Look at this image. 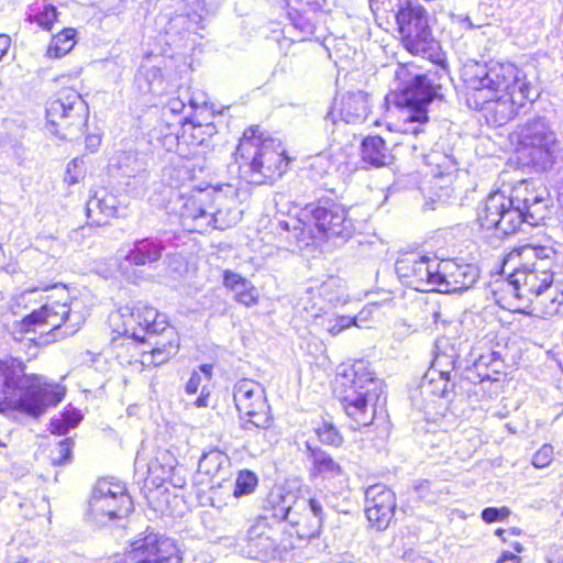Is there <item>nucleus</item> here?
Masks as SVG:
<instances>
[{
    "instance_id": "1",
    "label": "nucleus",
    "mask_w": 563,
    "mask_h": 563,
    "mask_svg": "<svg viewBox=\"0 0 563 563\" xmlns=\"http://www.w3.org/2000/svg\"><path fill=\"white\" fill-rule=\"evenodd\" d=\"M465 75L475 108L485 111L497 125L512 120L532 100L525 71L511 63L476 64Z\"/></svg>"
},
{
    "instance_id": "2",
    "label": "nucleus",
    "mask_w": 563,
    "mask_h": 563,
    "mask_svg": "<svg viewBox=\"0 0 563 563\" xmlns=\"http://www.w3.org/2000/svg\"><path fill=\"white\" fill-rule=\"evenodd\" d=\"M525 263L509 276L508 292L533 305L543 318L560 313L563 291L554 277L560 269V254L551 245H526L521 250Z\"/></svg>"
},
{
    "instance_id": "3",
    "label": "nucleus",
    "mask_w": 563,
    "mask_h": 563,
    "mask_svg": "<svg viewBox=\"0 0 563 563\" xmlns=\"http://www.w3.org/2000/svg\"><path fill=\"white\" fill-rule=\"evenodd\" d=\"M549 213V195L545 189L521 180L510 196L497 191L487 197L477 220L482 229L494 230L496 236H507L518 231L522 223L538 225Z\"/></svg>"
},
{
    "instance_id": "4",
    "label": "nucleus",
    "mask_w": 563,
    "mask_h": 563,
    "mask_svg": "<svg viewBox=\"0 0 563 563\" xmlns=\"http://www.w3.org/2000/svg\"><path fill=\"white\" fill-rule=\"evenodd\" d=\"M0 412L11 417L21 412L38 419L56 407L65 396V387L48 382L38 374H26L15 358L0 361Z\"/></svg>"
},
{
    "instance_id": "5",
    "label": "nucleus",
    "mask_w": 563,
    "mask_h": 563,
    "mask_svg": "<svg viewBox=\"0 0 563 563\" xmlns=\"http://www.w3.org/2000/svg\"><path fill=\"white\" fill-rule=\"evenodd\" d=\"M448 77L445 67L416 74L395 95V103L401 108V121L397 124V131L416 139L415 142L408 143L415 152L424 146L429 123L427 108L435 98L441 97L440 91Z\"/></svg>"
},
{
    "instance_id": "6",
    "label": "nucleus",
    "mask_w": 563,
    "mask_h": 563,
    "mask_svg": "<svg viewBox=\"0 0 563 563\" xmlns=\"http://www.w3.org/2000/svg\"><path fill=\"white\" fill-rule=\"evenodd\" d=\"M379 393L382 383L365 360H357L338 373L336 398L354 430L372 424Z\"/></svg>"
},
{
    "instance_id": "7",
    "label": "nucleus",
    "mask_w": 563,
    "mask_h": 563,
    "mask_svg": "<svg viewBox=\"0 0 563 563\" xmlns=\"http://www.w3.org/2000/svg\"><path fill=\"white\" fill-rule=\"evenodd\" d=\"M240 167L246 168L250 183L263 184L280 177L288 168L289 158L280 141L266 136L258 125L250 126L236 148Z\"/></svg>"
},
{
    "instance_id": "8",
    "label": "nucleus",
    "mask_w": 563,
    "mask_h": 563,
    "mask_svg": "<svg viewBox=\"0 0 563 563\" xmlns=\"http://www.w3.org/2000/svg\"><path fill=\"white\" fill-rule=\"evenodd\" d=\"M322 493L310 498L297 497L291 493L272 495V517L278 521H287L298 538L309 539L318 536L325 519Z\"/></svg>"
},
{
    "instance_id": "9",
    "label": "nucleus",
    "mask_w": 563,
    "mask_h": 563,
    "mask_svg": "<svg viewBox=\"0 0 563 563\" xmlns=\"http://www.w3.org/2000/svg\"><path fill=\"white\" fill-rule=\"evenodd\" d=\"M84 318L79 312H74L67 302L52 301L27 314L14 330L15 340L35 342L31 334H52L53 339L75 334Z\"/></svg>"
},
{
    "instance_id": "10",
    "label": "nucleus",
    "mask_w": 563,
    "mask_h": 563,
    "mask_svg": "<svg viewBox=\"0 0 563 563\" xmlns=\"http://www.w3.org/2000/svg\"><path fill=\"white\" fill-rule=\"evenodd\" d=\"M88 115L86 101L71 88L59 90L56 98L46 106L47 128L51 133L63 140L74 141L80 136Z\"/></svg>"
},
{
    "instance_id": "11",
    "label": "nucleus",
    "mask_w": 563,
    "mask_h": 563,
    "mask_svg": "<svg viewBox=\"0 0 563 563\" xmlns=\"http://www.w3.org/2000/svg\"><path fill=\"white\" fill-rule=\"evenodd\" d=\"M520 155L536 168L545 170L554 163L556 137L548 120L534 115L517 129Z\"/></svg>"
},
{
    "instance_id": "12",
    "label": "nucleus",
    "mask_w": 563,
    "mask_h": 563,
    "mask_svg": "<svg viewBox=\"0 0 563 563\" xmlns=\"http://www.w3.org/2000/svg\"><path fill=\"white\" fill-rule=\"evenodd\" d=\"M396 22L404 46L413 55L427 53L433 41L430 16L418 0H397Z\"/></svg>"
},
{
    "instance_id": "13",
    "label": "nucleus",
    "mask_w": 563,
    "mask_h": 563,
    "mask_svg": "<svg viewBox=\"0 0 563 563\" xmlns=\"http://www.w3.org/2000/svg\"><path fill=\"white\" fill-rule=\"evenodd\" d=\"M233 398L243 430H266L271 427V408L267 404L265 389L261 384L252 379L238 382L234 386Z\"/></svg>"
},
{
    "instance_id": "14",
    "label": "nucleus",
    "mask_w": 563,
    "mask_h": 563,
    "mask_svg": "<svg viewBox=\"0 0 563 563\" xmlns=\"http://www.w3.org/2000/svg\"><path fill=\"white\" fill-rule=\"evenodd\" d=\"M89 509L92 519L103 525L126 517L133 509V503L122 483L104 478L97 482Z\"/></svg>"
},
{
    "instance_id": "15",
    "label": "nucleus",
    "mask_w": 563,
    "mask_h": 563,
    "mask_svg": "<svg viewBox=\"0 0 563 563\" xmlns=\"http://www.w3.org/2000/svg\"><path fill=\"white\" fill-rule=\"evenodd\" d=\"M440 258L435 255L408 253L396 261L400 282L417 291H438Z\"/></svg>"
},
{
    "instance_id": "16",
    "label": "nucleus",
    "mask_w": 563,
    "mask_h": 563,
    "mask_svg": "<svg viewBox=\"0 0 563 563\" xmlns=\"http://www.w3.org/2000/svg\"><path fill=\"white\" fill-rule=\"evenodd\" d=\"M298 222H312L327 236L347 240L355 231L354 222L347 217L344 207L336 203L307 205L300 212Z\"/></svg>"
},
{
    "instance_id": "17",
    "label": "nucleus",
    "mask_w": 563,
    "mask_h": 563,
    "mask_svg": "<svg viewBox=\"0 0 563 563\" xmlns=\"http://www.w3.org/2000/svg\"><path fill=\"white\" fill-rule=\"evenodd\" d=\"M111 563H181L174 542L154 532L132 542L131 550Z\"/></svg>"
},
{
    "instance_id": "18",
    "label": "nucleus",
    "mask_w": 563,
    "mask_h": 563,
    "mask_svg": "<svg viewBox=\"0 0 563 563\" xmlns=\"http://www.w3.org/2000/svg\"><path fill=\"white\" fill-rule=\"evenodd\" d=\"M479 277L476 265L459 258L440 260L438 291L452 294L467 290Z\"/></svg>"
},
{
    "instance_id": "19",
    "label": "nucleus",
    "mask_w": 563,
    "mask_h": 563,
    "mask_svg": "<svg viewBox=\"0 0 563 563\" xmlns=\"http://www.w3.org/2000/svg\"><path fill=\"white\" fill-rule=\"evenodd\" d=\"M280 529L273 527L267 517H260L246 534V553L251 559H275L279 549Z\"/></svg>"
},
{
    "instance_id": "20",
    "label": "nucleus",
    "mask_w": 563,
    "mask_h": 563,
    "mask_svg": "<svg viewBox=\"0 0 563 563\" xmlns=\"http://www.w3.org/2000/svg\"><path fill=\"white\" fill-rule=\"evenodd\" d=\"M396 495L384 484H375L365 490V515L372 526L386 529L394 518Z\"/></svg>"
},
{
    "instance_id": "21",
    "label": "nucleus",
    "mask_w": 563,
    "mask_h": 563,
    "mask_svg": "<svg viewBox=\"0 0 563 563\" xmlns=\"http://www.w3.org/2000/svg\"><path fill=\"white\" fill-rule=\"evenodd\" d=\"M369 113L368 95L362 90L345 93L338 106L328 112L325 120L336 123V115L347 124H358L366 120Z\"/></svg>"
},
{
    "instance_id": "22",
    "label": "nucleus",
    "mask_w": 563,
    "mask_h": 563,
    "mask_svg": "<svg viewBox=\"0 0 563 563\" xmlns=\"http://www.w3.org/2000/svg\"><path fill=\"white\" fill-rule=\"evenodd\" d=\"M305 449V455L309 463L308 475L310 479H321L324 482L344 475V470L340 463L322 448L310 441H306Z\"/></svg>"
},
{
    "instance_id": "23",
    "label": "nucleus",
    "mask_w": 563,
    "mask_h": 563,
    "mask_svg": "<svg viewBox=\"0 0 563 563\" xmlns=\"http://www.w3.org/2000/svg\"><path fill=\"white\" fill-rule=\"evenodd\" d=\"M298 306L305 311L307 320L311 319L332 335H338L351 325L361 327L357 317L329 314L325 307L319 302L308 306L306 298H300Z\"/></svg>"
},
{
    "instance_id": "24",
    "label": "nucleus",
    "mask_w": 563,
    "mask_h": 563,
    "mask_svg": "<svg viewBox=\"0 0 563 563\" xmlns=\"http://www.w3.org/2000/svg\"><path fill=\"white\" fill-rule=\"evenodd\" d=\"M87 217L97 225L108 223L109 219L119 217L121 206L117 196L106 189H99L87 201Z\"/></svg>"
},
{
    "instance_id": "25",
    "label": "nucleus",
    "mask_w": 563,
    "mask_h": 563,
    "mask_svg": "<svg viewBox=\"0 0 563 563\" xmlns=\"http://www.w3.org/2000/svg\"><path fill=\"white\" fill-rule=\"evenodd\" d=\"M446 355H438L432 366L427 371L421 380V391L438 397H448L453 390V385L450 380V371L442 368L443 361H446Z\"/></svg>"
},
{
    "instance_id": "26",
    "label": "nucleus",
    "mask_w": 563,
    "mask_h": 563,
    "mask_svg": "<svg viewBox=\"0 0 563 563\" xmlns=\"http://www.w3.org/2000/svg\"><path fill=\"white\" fill-rule=\"evenodd\" d=\"M164 250L165 245L158 239H139L132 243L123 258L130 265L144 266L158 262Z\"/></svg>"
},
{
    "instance_id": "27",
    "label": "nucleus",
    "mask_w": 563,
    "mask_h": 563,
    "mask_svg": "<svg viewBox=\"0 0 563 563\" xmlns=\"http://www.w3.org/2000/svg\"><path fill=\"white\" fill-rule=\"evenodd\" d=\"M229 467V456L219 450L203 453L198 463L199 473L210 476L212 481L219 478L214 482L219 487H223L222 483L227 482Z\"/></svg>"
},
{
    "instance_id": "28",
    "label": "nucleus",
    "mask_w": 563,
    "mask_h": 563,
    "mask_svg": "<svg viewBox=\"0 0 563 563\" xmlns=\"http://www.w3.org/2000/svg\"><path fill=\"white\" fill-rule=\"evenodd\" d=\"M362 158L374 167L388 166L394 162L390 148L378 135H369L362 141Z\"/></svg>"
},
{
    "instance_id": "29",
    "label": "nucleus",
    "mask_w": 563,
    "mask_h": 563,
    "mask_svg": "<svg viewBox=\"0 0 563 563\" xmlns=\"http://www.w3.org/2000/svg\"><path fill=\"white\" fill-rule=\"evenodd\" d=\"M344 296V288L341 285V282L338 278L331 277L328 280L320 284L317 289L312 287L306 290L305 296L301 298H306V303L311 306L313 302H328L329 305H336L342 300Z\"/></svg>"
},
{
    "instance_id": "30",
    "label": "nucleus",
    "mask_w": 563,
    "mask_h": 563,
    "mask_svg": "<svg viewBox=\"0 0 563 563\" xmlns=\"http://www.w3.org/2000/svg\"><path fill=\"white\" fill-rule=\"evenodd\" d=\"M141 305L144 303L137 302L132 307H125L121 314L124 318V334L142 342L145 340V329Z\"/></svg>"
},
{
    "instance_id": "31",
    "label": "nucleus",
    "mask_w": 563,
    "mask_h": 563,
    "mask_svg": "<svg viewBox=\"0 0 563 563\" xmlns=\"http://www.w3.org/2000/svg\"><path fill=\"white\" fill-rule=\"evenodd\" d=\"M195 205V202L192 203ZM219 212L209 211L201 206H194L192 210L188 214H184V222L188 225V221H192L190 230L197 232H203L208 228L221 229L218 220Z\"/></svg>"
},
{
    "instance_id": "32",
    "label": "nucleus",
    "mask_w": 563,
    "mask_h": 563,
    "mask_svg": "<svg viewBox=\"0 0 563 563\" xmlns=\"http://www.w3.org/2000/svg\"><path fill=\"white\" fill-rule=\"evenodd\" d=\"M75 29H64L54 35L48 45L47 55L55 58L66 55L75 45Z\"/></svg>"
},
{
    "instance_id": "33",
    "label": "nucleus",
    "mask_w": 563,
    "mask_h": 563,
    "mask_svg": "<svg viewBox=\"0 0 563 563\" xmlns=\"http://www.w3.org/2000/svg\"><path fill=\"white\" fill-rule=\"evenodd\" d=\"M427 164L434 166L437 176L451 175L459 169V163L452 154H445L438 151L424 156Z\"/></svg>"
},
{
    "instance_id": "34",
    "label": "nucleus",
    "mask_w": 563,
    "mask_h": 563,
    "mask_svg": "<svg viewBox=\"0 0 563 563\" xmlns=\"http://www.w3.org/2000/svg\"><path fill=\"white\" fill-rule=\"evenodd\" d=\"M141 311L144 313L145 335L158 334L168 328L166 316L159 313L154 307L144 303L141 305Z\"/></svg>"
},
{
    "instance_id": "35",
    "label": "nucleus",
    "mask_w": 563,
    "mask_h": 563,
    "mask_svg": "<svg viewBox=\"0 0 563 563\" xmlns=\"http://www.w3.org/2000/svg\"><path fill=\"white\" fill-rule=\"evenodd\" d=\"M224 483L228 484L230 489L232 488L233 497L239 498L251 494L255 489L257 477L253 472L245 470L239 473L233 484L229 479Z\"/></svg>"
},
{
    "instance_id": "36",
    "label": "nucleus",
    "mask_w": 563,
    "mask_h": 563,
    "mask_svg": "<svg viewBox=\"0 0 563 563\" xmlns=\"http://www.w3.org/2000/svg\"><path fill=\"white\" fill-rule=\"evenodd\" d=\"M81 420V415L75 409L64 411L60 417L51 419V432L58 435L66 434L71 428H75Z\"/></svg>"
},
{
    "instance_id": "37",
    "label": "nucleus",
    "mask_w": 563,
    "mask_h": 563,
    "mask_svg": "<svg viewBox=\"0 0 563 563\" xmlns=\"http://www.w3.org/2000/svg\"><path fill=\"white\" fill-rule=\"evenodd\" d=\"M175 472L176 468L172 464H169L168 467L161 466L158 457L148 463V474L153 475L155 479H159L162 482L170 481L174 486L184 487L186 484L185 478L180 476L174 478Z\"/></svg>"
},
{
    "instance_id": "38",
    "label": "nucleus",
    "mask_w": 563,
    "mask_h": 563,
    "mask_svg": "<svg viewBox=\"0 0 563 563\" xmlns=\"http://www.w3.org/2000/svg\"><path fill=\"white\" fill-rule=\"evenodd\" d=\"M162 81V73L157 67H150L139 70L135 82L140 91L143 93L153 92L155 82Z\"/></svg>"
},
{
    "instance_id": "39",
    "label": "nucleus",
    "mask_w": 563,
    "mask_h": 563,
    "mask_svg": "<svg viewBox=\"0 0 563 563\" xmlns=\"http://www.w3.org/2000/svg\"><path fill=\"white\" fill-rule=\"evenodd\" d=\"M233 292L235 300L246 307L257 303L258 295L250 280L240 284V287H236Z\"/></svg>"
},
{
    "instance_id": "40",
    "label": "nucleus",
    "mask_w": 563,
    "mask_h": 563,
    "mask_svg": "<svg viewBox=\"0 0 563 563\" xmlns=\"http://www.w3.org/2000/svg\"><path fill=\"white\" fill-rule=\"evenodd\" d=\"M178 347V343L174 344L172 340H169L167 343H163L161 346L154 347L151 352V363H153L155 366L166 363L173 355L177 353Z\"/></svg>"
},
{
    "instance_id": "41",
    "label": "nucleus",
    "mask_w": 563,
    "mask_h": 563,
    "mask_svg": "<svg viewBox=\"0 0 563 563\" xmlns=\"http://www.w3.org/2000/svg\"><path fill=\"white\" fill-rule=\"evenodd\" d=\"M316 433L318 435L319 441L328 445L339 446L343 442L342 435L340 434L338 429L331 423H323L320 428L316 430Z\"/></svg>"
},
{
    "instance_id": "42",
    "label": "nucleus",
    "mask_w": 563,
    "mask_h": 563,
    "mask_svg": "<svg viewBox=\"0 0 563 563\" xmlns=\"http://www.w3.org/2000/svg\"><path fill=\"white\" fill-rule=\"evenodd\" d=\"M74 441L70 438L60 440L52 451V462L54 465L65 464L70 461Z\"/></svg>"
},
{
    "instance_id": "43",
    "label": "nucleus",
    "mask_w": 563,
    "mask_h": 563,
    "mask_svg": "<svg viewBox=\"0 0 563 563\" xmlns=\"http://www.w3.org/2000/svg\"><path fill=\"white\" fill-rule=\"evenodd\" d=\"M289 18L295 29H298L302 36L313 34L314 25L311 19L299 11L289 12Z\"/></svg>"
},
{
    "instance_id": "44",
    "label": "nucleus",
    "mask_w": 563,
    "mask_h": 563,
    "mask_svg": "<svg viewBox=\"0 0 563 563\" xmlns=\"http://www.w3.org/2000/svg\"><path fill=\"white\" fill-rule=\"evenodd\" d=\"M57 19V9L52 4H45L43 10L36 14L35 21L46 31H51L54 21Z\"/></svg>"
},
{
    "instance_id": "45",
    "label": "nucleus",
    "mask_w": 563,
    "mask_h": 563,
    "mask_svg": "<svg viewBox=\"0 0 563 563\" xmlns=\"http://www.w3.org/2000/svg\"><path fill=\"white\" fill-rule=\"evenodd\" d=\"M510 515L508 507H487L482 510L481 517L487 523L505 521Z\"/></svg>"
},
{
    "instance_id": "46",
    "label": "nucleus",
    "mask_w": 563,
    "mask_h": 563,
    "mask_svg": "<svg viewBox=\"0 0 563 563\" xmlns=\"http://www.w3.org/2000/svg\"><path fill=\"white\" fill-rule=\"evenodd\" d=\"M553 460V448L549 444L542 445L532 456V465L537 468H544Z\"/></svg>"
},
{
    "instance_id": "47",
    "label": "nucleus",
    "mask_w": 563,
    "mask_h": 563,
    "mask_svg": "<svg viewBox=\"0 0 563 563\" xmlns=\"http://www.w3.org/2000/svg\"><path fill=\"white\" fill-rule=\"evenodd\" d=\"M245 280L247 279L232 271L223 272V285L232 291L236 287H240V284L244 283Z\"/></svg>"
},
{
    "instance_id": "48",
    "label": "nucleus",
    "mask_w": 563,
    "mask_h": 563,
    "mask_svg": "<svg viewBox=\"0 0 563 563\" xmlns=\"http://www.w3.org/2000/svg\"><path fill=\"white\" fill-rule=\"evenodd\" d=\"M185 108V101L179 98H170L164 107V114L167 112L172 114H180Z\"/></svg>"
},
{
    "instance_id": "49",
    "label": "nucleus",
    "mask_w": 563,
    "mask_h": 563,
    "mask_svg": "<svg viewBox=\"0 0 563 563\" xmlns=\"http://www.w3.org/2000/svg\"><path fill=\"white\" fill-rule=\"evenodd\" d=\"M79 163L78 159H74L67 165L65 181L69 185L77 184L79 180L80 173H73L79 166Z\"/></svg>"
},
{
    "instance_id": "50",
    "label": "nucleus",
    "mask_w": 563,
    "mask_h": 563,
    "mask_svg": "<svg viewBox=\"0 0 563 563\" xmlns=\"http://www.w3.org/2000/svg\"><path fill=\"white\" fill-rule=\"evenodd\" d=\"M201 373L199 372H192L189 380L186 384V393L189 395L196 394L198 391V388L201 384Z\"/></svg>"
},
{
    "instance_id": "51",
    "label": "nucleus",
    "mask_w": 563,
    "mask_h": 563,
    "mask_svg": "<svg viewBox=\"0 0 563 563\" xmlns=\"http://www.w3.org/2000/svg\"><path fill=\"white\" fill-rule=\"evenodd\" d=\"M453 21L459 24L463 30H472L478 27L479 25L474 24L471 18L466 14H453Z\"/></svg>"
},
{
    "instance_id": "52",
    "label": "nucleus",
    "mask_w": 563,
    "mask_h": 563,
    "mask_svg": "<svg viewBox=\"0 0 563 563\" xmlns=\"http://www.w3.org/2000/svg\"><path fill=\"white\" fill-rule=\"evenodd\" d=\"M11 46V37L7 34L0 33V62L7 55Z\"/></svg>"
},
{
    "instance_id": "53",
    "label": "nucleus",
    "mask_w": 563,
    "mask_h": 563,
    "mask_svg": "<svg viewBox=\"0 0 563 563\" xmlns=\"http://www.w3.org/2000/svg\"><path fill=\"white\" fill-rule=\"evenodd\" d=\"M430 488V482L427 479H420L415 484V489L419 496L423 499H428L427 490Z\"/></svg>"
},
{
    "instance_id": "54",
    "label": "nucleus",
    "mask_w": 563,
    "mask_h": 563,
    "mask_svg": "<svg viewBox=\"0 0 563 563\" xmlns=\"http://www.w3.org/2000/svg\"><path fill=\"white\" fill-rule=\"evenodd\" d=\"M508 561H511L514 563H520L521 562V558L514 554L512 552H509V551H504L499 558L497 559L496 563H505V562H508Z\"/></svg>"
},
{
    "instance_id": "55",
    "label": "nucleus",
    "mask_w": 563,
    "mask_h": 563,
    "mask_svg": "<svg viewBox=\"0 0 563 563\" xmlns=\"http://www.w3.org/2000/svg\"><path fill=\"white\" fill-rule=\"evenodd\" d=\"M200 372L205 375L206 379H210L212 375V365L202 364L199 367Z\"/></svg>"
},
{
    "instance_id": "56",
    "label": "nucleus",
    "mask_w": 563,
    "mask_h": 563,
    "mask_svg": "<svg viewBox=\"0 0 563 563\" xmlns=\"http://www.w3.org/2000/svg\"><path fill=\"white\" fill-rule=\"evenodd\" d=\"M87 141L91 144V145H96V144H99L100 140L98 136H89L87 137Z\"/></svg>"
},
{
    "instance_id": "57",
    "label": "nucleus",
    "mask_w": 563,
    "mask_h": 563,
    "mask_svg": "<svg viewBox=\"0 0 563 563\" xmlns=\"http://www.w3.org/2000/svg\"><path fill=\"white\" fill-rule=\"evenodd\" d=\"M196 404H197V406H198V407H205V406H207V404H206V399H205L203 397H199V398L197 399Z\"/></svg>"
},
{
    "instance_id": "58",
    "label": "nucleus",
    "mask_w": 563,
    "mask_h": 563,
    "mask_svg": "<svg viewBox=\"0 0 563 563\" xmlns=\"http://www.w3.org/2000/svg\"><path fill=\"white\" fill-rule=\"evenodd\" d=\"M163 461H166V462H169V461H173V456H170L167 452L165 453H162V457H161Z\"/></svg>"
},
{
    "instance_id": "59",
    "label": "nucleus",
    "mask_w": 563,
    "mask_h": 563,
    "mask_svg": "<svg viewBox=\"0 0 563 563\" xmlns=\"http://www.w3.org/2000/svg\"><path fill=\"white\" fill-rule=\"evenodd\" d=\"M279 227L285 231H289V223L287 221H280Z\"/></svg>"
},
{
    "instance_id": "60",
    "label": "nucleus",
    "mask_w": 563,
    "mask_h": 563,
    "mask_svg": "<svg viewBox=\"0 0 563 563\" xmlns=\"http://www.w3.org/2000/svg\"><path fill=\"white\" fill-rule=\"evenodd\" d=\"M322 161H323V156H321V155H320V156H318V157L314 159V162H313L312 166H314V165H316V164H318V163H320V164H321V163H322Z\"/></svg>"
},
{
    "instance_id": "61",
    "label": "nucleus",
    "mask_w": 563,
    "mask_h": 563,
    "mask_svg": "<svg viewBox=\"0 0 563 563\" xmlns=\"http://www.w3.org/2000/svg\"><path fill=\"white\" fill-rule=\"evenodd\" d=\"M515 549H516L517 552H521L522 551V545L520 543H516Z\"/></svg>"
},
{
    "instance_id": "62",
    "label": "nucleus",
    "mask_w": 563,
    "mask_h": 563,
    "mask_svg": "<svg viewBox=\"0 0 563 563\" xmlns=\"http://www.w3.org/2000/svg\"><path fill=\"white\" fill-rule=\"evenodd\" d=\"M405 71H406V69L401 68V70L397 73V76H398L399 78H402V76H404Z\"/></svg>"
},
{
    "instance_id": "63",
    "label": "nucleus",
    "mask_w": 563,
    "mask_h": 563,
    "mask_svg": "<svg viewBox=\"0 0 563 563\" xmlns=\"http://www.w3.org/2000/svg\"><path fill=\"white\" fill-rule=\"evenodd\" d=\"M189 102H190V106H191L192 108H196V107H197V103H196L192 99H190V100H189Z\"/></svg>"
},
{
    "instance_id": "64",
    "label": "nucleus",
    "mask_w": 563,
    "mask_h": 563,
    "mask_svg": "<svg viewBox=\"0 0 563 563\" xmlns=\"http://www.w3.org/2000/svg\"><path fill=\"white\" fill-rule=\"evenodd\" d=\"M503 533H504V530H503V529H498V530L496 531V534H498V536H501Z\"/></svg>"
}]
</instances>
